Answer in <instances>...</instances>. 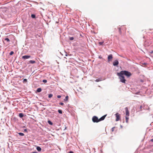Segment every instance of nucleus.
<instances>
[{
  "mask_svg": "<svg viewBox=\"0 0 153 153\" xmlns=\"http://www.w3.org/2000/svg\"><path fill=\"white\" fill-rule=\"evenodd\" d=\"M117 75L119 76L120 81L122 82L125 83L126 80L125 79L124 76L120 74V72L117 73Z\"/></svg>",
  "mask_w": 153,
  "mask_h": 153,
  "instance_id": "2",
  "label": "nucleus"
},
{
  "mask_svg": "<svg viewBox=\"0 0 153 153\" xmlns=\"http://www.w3.org/2000/svg\"><path fill=\"white\" fill-rule=\"evenodd\" d=\"M48 123L51 125H52L53 124L52 122L50 120H48Z\"/></svg>",
  "mask_w": 153,
  "mask_h": 153,
  "instance_id": "17",
  "label": "nucleus"
},
{
  "mask_svg": "<svg viewBox=\"0 0 153 153\" xmlns=\"http://www.w3.org/2000/svg\"><path fill=\"white\" fill-rule=\"evenodd\" d=\"M142 108V106H140V109L141 110Z\"/></svg>",
  "mask_w": 153,
  "mask_h": 153,
  "instance_id": "32",
  "label": "nucleus"
},
{
  "mask_svg": "<svg viewBox=\"0 0 153 153\" xmlns=\"http://www.w3.org/2000/svg\"><path fill=\"white\" fill-rule=\"evenodd\" d=\"M126 114V116L129 117V113L128 110V109L127 107L125 108Z\"/></svg>",
  "mask_w": 153,
  "mask_h": 153,
  "instance_id": "5",
  "label": "nucleus"
},
{
  "mask_svg": "<svg viewBox=\"0 0 153 153\" xmlns=\"http://www.w3.org/2000/svg\"><path fill=\"white\" fill-rule=\"evenodd\" d=\"M14 53V52L13 51H11L10 52V55H12Z\"/></svg>",
  "mask_w": 153,
  "mask_h": 153,
  "instance_id": "21",
  "label": "nucleus"
},
{
  "mask_svg": "<svg viewBox=\"0 0 153 153\" xmlns=\"http://www.w3.org/2000/svg\"><path fill=\"white\" fill-rule=\"evenodd\" d=\"M150 141L152 142H153V139H151Z\"/></svg>",
  "mask_w": 153,
  "mask_h": 153,
  "instance_id": "33",
  "label": "nucleus"
},
{
  "mask_svg": "<svg viewBox=\"0 0 153 153\" xmlns=\"http://www.w3.org/2000/svg\"><path fill=\"white\" fill-rule=\"evenodd\" d=\"M113 58V56L111 54L109 55L108 57V61H109L111 60V59H112Z\"/></svg>",
  "mask_w": 153,
  "mask_h": 153,
  "instance_id": "8",
  "label": "nucleus"
},
{
  "mask_svg": "<svg viewBox=\"0 0 153 153\" xmlns=\"http://www.w3.org/2000/svg\"><path fill=\"white\" fill-rule=\"evenodd\" d=\"M104 42H100L99 43V45H102V44Z\"/></svg>",
  "mask_w": 153,
  "mask_h": 153,
  "instance_id": "23",
  "label": "nucleus"
},
{
  "mask_svg": "<svg viewBox=\"0 0 153 153\" xmlns=\"http://www.w3.org/2000/svg\"><path fill=\"white\" fill-rule=\"evenodd\" d=\"M100 81V80L99 79H96L95 80V81L97 82H99Z\"/></svg>",
  "mask_w": 153,
  "mask_h": 153,
  "instance_id": "27",
  "label": "nucleus"
},
{
  "mask_svg": "<svg viewBox=\"0 0 153 153\" xmlns=\"http://www.w3.org/2000/svg\"><path fill=\"white\" fill-rule=\"evenodd\" d=\"M115 116L116 118V121H117L119 120L120 119V115L118 113H116L115 114Z\"/></svg>",
  "mask_w": 153,
  "mask_h": 153,
  "instance_id": "4",
  "label": "nucleus"
},
{
  "mask_svg": "<svg viewBox=\"0 0 153 153\" xmlns=\"http://www.w3.org/2000/svg\"><path fill=\"white\" fill-rule=\"evenodd\" d=\"M53 96V95L52 94H49L48 95V97L49 98H51V97H52Z\"/></svg>",
  "mask_w": 153,
  "mask_h": 153,
  "instance_id": "18",
  "label": "nucleus"
},
{
  "mask_svg": "<svg viewBox=\"0 0 153 153\" xmlns=\"http://www.w3.org/2000/svg\"><path fill=\"white\" fill-rule=\"evenodd\" d=\"M29 62L31 64H33L36 62L35 61L32 60H30L29 61Z\"/></svg>",
  "mask_w": 153,
  "mask_h": 153,
  "instance_id": "13",
  "label": "nucleus"
},
{
  "mask_svg": "<svg viewBox=\"0 0 153 153\" xmlns=\"http://www.w3.org/2000/svg\"><path fill=\"white\" fill-rule=\"evenodd\" d=\"M119 64V62L118 60L116 59L113 62V65L114 66H117Z\"/></svg>",
  "mask_w": 153,
  "mask_h": 153,
  "instance_id": "6",
  "label": "nucleus"
},
{
  "mask_svg": "<svg viewBox=\"0 0 153 153\" xmlns=\"http://www.w3.org/2000/svg\"><path fill=\"white\" fill-rule=\"evenodd\" d=\"M74 39V38L73 37H71L70 38V39L71 40H72Z\"/></svg>",
  "mask_w": 153,
  "mask_h": 153,
  "instance_id": "25",
  "label": "nucleus"
},
{
  "mask_svg": "<svg viewBox=\"0 0 153 153\" xmlns=\"http://www.w3.org/2000/svg\"><path fill=\"white\" fill-rule=\"evenodd\" d=\"M59 104L61 105H64V103L62 102H60L59 103Z\"/></svg>",
  "mask_w": 153,
  "mask_h": 153,
  "instance_id": "28",
  "label": "nucleus"
},
{
  "mask_svg": "<svg viewBox=\"0 0 153 153\" xmlns=\"http://www.w3.org/2000/svg\"><path fill=\"white\" fill-rule=\"evenodd\" d=\"M18 134L20 136H23L24 135V134L22 133H19Z\"/></svg>",
  "mask_w": 153,
  "mask_h": 153,
  "instance_id": "16",
  "label": "nucleus"
},
{
  "mask_svg": "<svg viewBox=\"0 0 153 153\" xmlns=\"http://www.w3.org/2000/svg\"><path fill=\"white\" fill-rule=\"evenodd\" d=\"M33 153H35V152H33Z\"/></svg>",
  "mask_w": 153,
  "mask_h": 153,
  "instance_id": "36",
  "label": "nucleus"
},
{
  "mask_svg": "<svg viewBox=\"0 0 153 153\" xmlns=\"http://www.w3.org/2000/svg\"><path fill=\"white\" fill-rule=\"evenodd\" d=\"M36 149L39 152H40L41 150V148L39 146H37Z\"/></svg>",
  "mask_w": 153,
  "mask_h": 153,
  "instance_id": "9",
  "label": "nucleus"
},
{
  "mask_svg": "<svg viewBox=\"0 0 153 153\" xmlns=\"http://www.w3.org/2000/svg\"><path fill=\"white\" fill-rule=\"evenodd\" d=\"M27 82V79H23V82Z\"/></svg>",
  "mask_w": 153,
  "mask_h": 153,
  "instance_id": "22",
  "label": "nucleus"
},
{
  "mask_svg": "<svg viewBox=\"0 0 153 153\" xmlns=\"http://www.w3.org/2000/svg\"><path fill=\"white\" fill-rule=\"evenodd\" d=\"M43 82L44 83H46L47 82V80L46 79H44L43 80Z\"/></svg>",
  "mask_w": 153,
  "mask_h": 153,
  "instance_id": "24",
  "label": "nucleus"
},
{
  "mask_svg": "<svg viewBox=\"0 0 153 153\" xmlns=\"http://www.w3.org/2000/svg\"><path fill=\"white\" fill-rule=\"evenodd\" d=\"M58 112L60 113V114H62V111L61 110H58Z\"/></svg>",
  "mask_w": 153,
  "mask_h": 153,
  "instance_id": "19",
  "label": "nucleus"
},
{
  "mask_svg": "<svg viewBox=\"0 0 153 153\" xmlns=\"http://www.w3.org/2000/svg\"><path fill=\"white\" fill-rule=\"evenodd\" d=\"M128 117L126 116V123H128V120H129V118Z\"/></svg>",
  "mask_w": 153,
  "mask_h": 153,
  "instance_id": "11",
  "label": "nucleus"
},
{
  "mask_svg": "<svg viewBox=\"0 0 153 153\" xmlns=\"http://www.w3.org/2000/svg\"><path fill=\"white\" fill-rule=\"evenodd\" d=\"M24 132H26V131H27V129H24Z\"/></svg>",
  "mask_w": 153,
  "mask_h": 153,
  "instance_id": "31",
  "label": "nucleus"
},
{
  "mask_svg": "<svg viewBox=\"0 0 153 153\" xmlns=\"http://www.w3.org/2000/svg\"><path fill=\"white\" fill-rule=\"evenodd\" d=\"M69 153H74V152L73 151H70L69 152Z\"/></svg>",
  "mask_w": 153,
  "mask_h": 153,
  "instance_id": "30",
  "label": "nucleus"
},
{
  "mask_svg": "<svg viewBox=\"0 0 153 153\" xmlns=\"http://www.w3.org/2000/svg\"><path fill=\"white\" fill-rule=\"evenodd\" d=\"M119 31H120V32L121 33V30H120V28H119Z\"/></svg>",
  "mask_w": 153,
  "mask_h": 153,
  "instance_id": "34",
  "label": "nucleus"
},
{
  "mask_svg": "<svg viewBox=\"0 0 153 153\" xmlns=\"http://www.w3.org/2000/svg\"><path fill=\"white\" fill-rule=\"evenodd\" d=\"M57 97L58 98H60L61 97V96L60 95H58L57 96Z\"/></svg>",
  "mask_w": 153,
  "mask_h": 153,
  "instance_id": "29",
  "label": "nucleus"
},
{
  "mask_svg": "<svg viewBox=\"0 0 153 153\" xmlns=\"http://www.w3.org/2000/svg\"><path fill=\"white\" fill-rule=\"evenodd\" d=\"M31 17L33 18H35L36 17V16L34 14H32L31 15Z\"/></svg>",
  "mask_w": 153,
  "mask_h": 153,
  "instance_id": "15",
  "label": "nucleus"
},
{
  "mask_svg": "<svg viewBox=\"0 0 153 153\" xmlns=\"http://www.w3.org/2000/svg\"><path fill=\"white\" fill-rule=\"evenodd\" d=\"M120 73V74L123 75H124L127 77H129L131 75V74L130 72L126 71H121Z\"/></svg>",
  "mask_w": 153,
  "mask_h": 153,
  "instance_id": "3",
  "label": "nucleus"
},
{
  "mask_svg": "<svg viewBox=\"0 0 153 153\" xmlns=\"http://www.w3.org/2000/svg\"><path fill=\"white\" fill-rule=\"evenodd\" d=\"M68 96H66L65 98L64 99V100L65 101H68Z\"/></svg>",
  "mask_w": 153,
  "mask_h": 153,
  "instance_id": "14",
  "label": "nucleus"
},
{
  "mask_svg": "<svg viewBox=\"0 0 153 153\" xmlns=\"http://www.w3.org/2000/svg\"><path fill=\"white\" fill-rule=\"evenodd\" d=\"M5 40L7 41V42H9L10 41V39L8 38H5Z\"/></svg>",
  "mask_w": 153,
  "mask_h": 153,
  "instance_id": "20",
  "label": "nucleus"
},
{
  "mask_svg": "<svg viewBox=\"0 0 153 153\" xmlns=\"http://www.w3.org/2000/svg\"><path fill=\"white\" fill-rule=\"evenodd\" d=\"M19 116L20 117L22 118L24 116V114H23L22 113H19Z\"/></svg>",
  "mask_w": 153,
  "mask_h": 153,
  "instance_id": "10",
  "label": "nucleus"
},
{
  "mask_svg": "<svg viewBox=\"0 0 153 153\" xmlns=\"http://www.w3.org/2000/svg\"><path fill=\"white\" fill-rule=\"evenodd\" d=\"M115 128V127H113L111 128V131L112 132H113L114 131V129Z\"/></svg>",
  "mask_w": 153,
  "mask_h": 153,
  "instance_id": "26",
  "label": "nucleus"
},
{
  "mask_svg": "<svg viewBox=\"0 0 153 153\" xmlns=\"http://www.w3.org/2000/svg\"><path fill=\"white\" fill-rule=\"evenodd\" d=\"M31 57L30 55H25L22 56V58L24 59H28Z\"/></svg>",
  "mask_w": 153,
  "mask_h": 153,
  "instance_id": "7",
  "label": "nucleus"
},
{
  "mask_svg": "<svg viewBox=\"0 0 153 153\" xmlns=\"http://www.w3.org/2000/svg\"><path fill=\"white\" fill-rule=\"evenodd\" d=\"M42 91V89L41 88H39L37 89V92H40Z\"/></svg>",
  "mask_w": 153,
  "mask_h": 153,
  "instance_id": "12",
  "label": "nucleus"
},
{
  "mask_svg": "<svg viewBox=\"0 0 153 153\" xmlns=\"http://www.w3.org/2000/svg\"><path fill=\"white\" fill-rule=\"evenodd\" d=\"M106 115H104L101 117L99 119L96 116H94L92 118V120L94 123H98L100 121L103 120L105 117H106Z\"/></svg>",
  "mask_w": 153,
  "mask_h": 153,
  "instance_id": "1",
  "label": "nucleus"
},
{
  "mask_svg": "<svg viewBox=\"0 0 153 153\" xmlns=\"http://www.w3.org/2000/svg\"><path fill=\"white\" fill-rule=\"evenodd\" d=\"M153 52V51H152V52H151V53H152Z\"/></svg>",
  "mask_w": 153,
  "mask_h": 153,
  "instance_id": "35",
  "label": "nucleus"
}]
</instances>
